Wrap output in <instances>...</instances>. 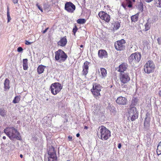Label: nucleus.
I'll return each instance as SVG.
<instances>
[{"instance_id":"obj_21","label":"nucleus","mask_w":161,"mask_h":161,"mask_svg":"<svg viewBox=\"0 0 161 161\" xmlns=\"http://www.w3.org/2000/svg\"><path fill=\"white\" fill-rule=\"evenodd\" d=\"M100 72L101 74L100 76L101 78H103L105 77L107 75L106 70L104 68H101L100 69Z\"/></svg>"},{"instance_id":"obj_28","label":"nucleus","mask_w":161,"mask_h":161,"mask_svg":"<svg viewBox=\"0 0 161 161\" xmlns=\"http://www.w3.org/2000/svg\"><path fill=\"white\" fill-rule=\"evenodd\" d=\"M154 4L157 7L161 8V0H155Z\"/></svg>"},{"instance_id":"obj_15","label":"nucleus","mask_w":161,"mask_h":161,"mask_svg":"<svg viewBox=\"0 0 161 161\" xmlns=\"http://www.w3.org/2000/svg\"><path fill=\"white\" fill-rule=\"evenodd\" d=\"M128 67L127 64H121L119 66L118 68H117L116 69L118 71L120 72V73L125 72L124 71L126 70Z\"/></svg>"},{"instance_id":"obj_44","label":"nucleus","mask_w":161,"mask_h":161,"mask_svg":"<svg viewBox=\"0 0 161 161\" xmlns=\"http://www.w3.org/2000/svg\"><path fill=\"white\" fill-rule=\"evenodd\" d=\"M7 16H10L9 13V10H8V8H7Z\"/></svg>"},{"instance_id":"obj_30","label":"nucleus","mask_w":161,"mask_h":161,"mask_svg":"<svg viewBox=\"0 0 161 161\" xmlns=\"http://www.w3.org/2000/svg\"><path fill=\"white\" fill-rule=\"evenodd\" d=\"M145 28L144 29V30L145 31H147L150 29L151 27V24L150 23L147 22L145 24Z\"/></svg>"},{"instance_id":"obj_42","label":"nucleus","mask_w":161,"mask_h":161,"mask_svg":"<svg viewBox=\"0 0 161 161\" xmlns=\"http://www.w3.org/2000/svg\"><path fill=\"white\" fill-rule=\"evenodd\" d=\"M32 43V42H30L27 40L25 41V43L26 45H29L31 44Z\"/></svg>"},{"instance_id":"obj_6","label":"nucleus","mask_w":161,"mask_h":161,"mask_svg":"<svg viewBox=\"0 0 161 161\" xmlns=\"http://www.w3.org/2000/svg\"><path fill=\"white\" fill-rule=\"evenodd\" d=\"M62 88L61 84L56 82L51 85L50 86L51 91L53 94L55 95L60 91Z\"/></svg>"},{"instance_id":"obj_9","label":"nucleus","mask_w":161,"mask_h":161,"mask_svg":"<svg viewBox=\"0 0 161 161\" xmlns=\"http://www.w3.org/2000/svg\"><path fill=\"white\" fill-rule=\"evenodd\" d=\"M125 41L122 39L115 42L114 44L115 47L117 51H121L125 48Z\"/></svg>"},{"instance_id":"obj_39","label":"nucleus","mask_w":161,"mask_h":161,"mask_svg":"<svg viewBox=\"0 0 161 161\" xmlns=\"http://www.w3.org/2000/svg\"><path fill=\"white\" fill-rule=\"evenodd\" d=\"M23 50V49L21 47H19L17 48V51L19 52H20Z\"/></svg>"},{"instance_id":"obj_14","label":"nucleus","mask_w":161,"mask_h":161,"mask_svg":"<svg viewBox=\"0 0 161 161\" xmlns=\"http://www.w3.org/2000/svg\"><path fill=\"white\" fill-rule=\"evenodd\" d=\"M116 102L119 105H124L126 104L127 100L126 98L120 96L117 98Z\"/></svg>"},{"instance_id":"obj_52","label":"nucleus","mask_w":161,"mask_h":161,"mask_svg":"<svg viewBox=\"0 0 161 161\" xmlns=\"http://www.w3.org/2000/svg\"><path fill=\"white\" fill-rule=\"evenodd\" d=\"M3 139H5L6 138V137L5 136H3Z\"/></svg>"},{"instance_id":"obj_43","label":"nucleus","mask_w":161,"mask_h":161,"mask_svg":"<svg viewBox=\"0 0 161 161\" xmlns=\"http://www.w3.org/2000/svg\"><path fill=\"white\" fill-rule=\"evenodd\" d=\"M7 18H8V22H9L10 20L11 19V18H10V15L9 16H8Z\"/></svg>"},{"instance_id":"obj_3","label":"nucleus","mask_w":161,"mask_h":161,"mask_svg":"<svg viewBox=\"0 0 161 161\" xmlns=\"http://www.w3.org/2000/svg\"><path fill=\"white\" fill-rule=\"evenodd\" d=\"M55 60L59 63L64 62L68 56L61 49H59L55 52Z\"/></svg>"},{"instance_id":"obj_18","label":"nucleus","mask_w":161,"mask_h":161,"mask_svg":"<svg viewBox=\"0 0 161 161\" xmlns=\"http://www.w3.org/2000/svg\"><path fill=\"white\" fill-rule=\"evenodd\" d=\"M67 43V40L66 36L61 38L60 40L58 42V46L64 47L65 46Z\"/></svg>"},{"instance_id":"obj_12","label":"nucleus","mask_w":161,"mask_h":161,"mask_svg":"<svg viewBox=\"0 0 161 161\" xmlns=\"http://www.w3.org/2000/svg\"><path fill=\"white\" fill-rule=\"evenodd\" d=\"M150 114L148 113H147L146 114L144 123V128L145 129H147L149 128L150 127Z\"/></svg>"},{"instance_id":"obj_53","label":"nucleus","mask_w":161,"mask_h":161,"mask_svg":"<svg viewBox=\"0 0 161 161\" xmlns=\"http://www.w3.org/2000/svg\"><path fill=\"white\" fill-rule=\"evenodd\" d=\"M20 158H23V156L22 154H20Z\"/></svg>"},{"instance_id":"obj_35","label":"nucleus","mask_w":161,"mask_h":161,"mask_svg":"<svg viewBox=\"0 0 161 161\" xmlns=\"http://www.w3.org/2000/svg\"><path fill=\"white\" fill-rule=\"evenodd\" d=\"M143 4L142 2H141L139 3V9L142 11L143 10Z\"/></svg>"},{"instance_id":"obj_36","label":"nucleus","mask_w":161,"mask_h":161,"mask_svg":"<svg viewBox=\"0 0 161 161\" xmlns=\"http://www.w3.org/2000/svg\"><path fill=\"white\" fill-rule=\"evenodd\" d=\"M78 30V29L77 27V26L76 25H75L74 26V27L73 28V32L74 34V35H75V33L77 31V30Z\"/></svg>"},{"instance_id":"obj_31","label":"nucleus","mask_w":161,"mask_h":161,"mask_svg":"<svg viewBox=\"0 0 161 161\" xmlns=\"http://www.w3.org/2000/svg\"><path fill=\"white\" fill-rule=\"evenodd\" d=\"M138 102V99L136 98H133L131 101V105L133 106L136 105Z\"/></svg>"},{"instance_id":"obj_37","label":"nucleus","mask_w":161,"mask_h":161,"mask_svg":"<svg viewBox=\"0 0 161 161\" xmlns=\"http://www.w3.org/2000/svg\"><path fill=\"white\" fill-rule=\"evenodd\" d=\"M48 161H57V158H48Z\"/></svg>"},{"instance_id":"obj_55","label":"nucleus","mask_w":161,"mask_h":161,"mask_svg":"<svg viewBox=\"0 0 161 161\" xmlns=\"http://www.w3.org/2000/svg\"><path fill=\"white\" fill-rule=\"evenodd\" d=\"M80 47H83V45H81Z\"/></svg>"},{"instance_id":"obj_40","label":"nucleus","mask_w":161,"mask_h":161,"mask_svg":"<svg viewBox=\"0 0 161 161\" xmlns=\"http://www.w3.org/2000/svg\"><path fill=\"white\" fill-rule=\"evenodd\" d=\"M159 45H161V38L158 37L157 39Z\"/></svg>"},{"instance_id":"obj_41","label":"nucleus","mask_w":161,"mask_h":161,"mask_svg":"<svg viewBox=\"0 0 161 161\" xmlns=\"http://www.w3.org/2000/svg\"><path fill=\"white\" fill-rule=\"evenodd\" d=\"M121 86L122 88L125 89V90L127 88V85H124V84H123V85L122 84Z\"/></svg>"},{"instance_id":"obj_45","label":"nucleus","mask_w":161,"mask_h":161,"mask_svg":"<svg viewBox=\"0 0 161 161\" xmlns=\"http://www.w3.org/2000/svg\"><path fill=\"white\" fill-rule=\"evenodd\" d=\"M68 139L69 141H71L72 139V137L71 136H68Z\"/></svg>"},{"instance_id":"obj_2","label":"nucleus","mask_w":161,"mask_h":161,"mask_svg":"<svg viewBox=\"0 0 161 161\" xmlns=\"http://www.w3.org/2000/svg\"><path fill=\"white\" fill-rule=\"evenodd\" d=\"M99 132L98 133V136H100V139L105 140H107L110 136V131L103 126L100 127Z\"/></svg>"},{"instance_id":"obj_57","label":"nucleus","mask_w":161,"mask_h":161,"mask_svg":"<svg viewBox=\"0 0 161 161\" xmlns=\"http://www.w3.org/2000/svg\"><path fill=\"white\" fill-rule=\"evenodd\" d=\"M133 1L134 2H135V0H133Z\"/></svg>"},{"instance_id":"obj_1","label":"nucleus","mask_w":161,"mask_h":161,"mask_svg":"<svg viewBox=\"0 0 161 161\" xmlns=\"http://www.w3.org/2000/svg\"><path fill=\"white\" fill-rule=\"evenodd\" d=\"M4 132L10 139L15 138L20 140L21 139L19 133L14 127L7 128L4 130Z\"/></svg>"},{"instance_id":"obj_54","label":"nucleus","mask_w":161,"mask_h":161,"mask_svg":"<svg viewBox=\"0 0 161 161\" xmlns=\"http://www.w3.org/2000/svg\"><path fill=\"white\" fill-rule=\"evenodd\" d=\"M88 128V127L87 126H85V129H87Z\"/></svg>"},{"instance_id":"obj_49","label":"nucleus","mask_w":161,"mask_h":161,"mask_svg":"<svg viewBox=\"0 0 161 161\" xmlns=\"http://www.w3.org/2000/svg\"><path fill=\"white\" fill-rule=\"evenodd\" d=\"M153 0H146V2L147 3H150Z\"/></svg>"},{"instance_id":"obj_33","label":"nucleus","mask_w":161,"mask_h":161,"mask_svg":"<svg viewBox=\"0 0 161 161\" xmlns=\"http://www.w3.org/2000/svg\"><path fill=\"white\" fill-rule=\"evenodd\" d=\"M77 23L79 24H83L85 23L86 22V20L84 19H78L77 21Z\"/></svg>"},{"instance_id":"obj_29","label":"nucleus","mask_w":161,"mask_h":161,"mask_svg":"<svg viewBox=\"0 0 161 161\" xmlns=\"http://www.w3.org/2000/svg\"><path fill=\"white\" fill-rule=\"evenodd\" d=\"M92 89H97L98 91H101V86L100 85L96 84L95 86H93Z\"/></svg>"},{"instance_id":"obj_24","label":"nucleus","mask_w":161,"mask_h":161,"mask_svg":"<svg viewBox=\"0 0 161 161\" xmlns=\"http://www.w3.org/2000/svg\"><path fill=\"white\" fill-rule=\"evenodd\" d=\"M139 15V13H137L136 14L131 16V18L132 21L135 22L137 21L138 19Z\"/></svg>"},{"instance_id":"obj_38","label":"nucleus","mask_w":161,"mask_h":161,"mask_svg":"<svg viewBox=\"0 0 161 161\" xmlns=\"http://www.w3.org/2000/svg\"><path fill=\"white\" fill-rule=\"evenodd\" d=\"M36 6L38 8L41 10V11L42 12H43V10L42 8V7H41L40 5H39L38 4H36Z\"/></svg>"},{"instance_id":"obj_4","label":"nucleus","mask_w":161,"mask_h":161,"mask_svg":"<svg viewBox=\"0 0 161 161\" xmlns=\"http://www.w3.org/2000/svg\"><path fill=\"white\" fill-rule=\"evenodd\" d=\"M141 55L140 53H135L132 54L129 57L128 60L131 64L139 62L141 60Z\"/></svg>"},{"instance_id":"obj_58","label":"nucleus","mask_w":161,"mask_h":161,"mask_svg":"<svg viewBox=\"0 0 161 161\" xmlns=\"http://www.w3.org/2000/svg\"><path fill=\"white\" fill-rule=\"evenodd\" d=\"M67 161H70V160H67Z\"/></svg>"},{"instance_id":"obj_11","label":"nucleus","mask_w":161,"mask_h":161,"mask_svg":"<svg viewBox=\"0 0 161 161\" xmlns=\"http://www.w3.org/2000/svg\"><path fill=\"white\" fill-rule=\"evenodd\" d=\"M98 15L101 19L104 20L107 22H108L110 20V15L103 11L100 12Z\"/></svg>"},{"instance_id":"obj_51","label":"nucleus","mask_w":161,"mask_h":161,"mask_svg":"<svg viewBox=\"0 0 161 161\" xmlns=\"http://www.w3.org/2000/svg\"><path fill=\"white\" fill-rule=\"evenodd\" d=\"M80 136V134H79V133H77V134H76V136H77V137H79Z\"/></svg>"},{"instance_id":"obj_46","label":"nucleus","mask_w":161,"mask_h":161,"mask_svg":"<svg viewBox=\"0 0 161 161\" xmlns=\"http://www.w3.org/2000/svg\"><path fill=\"white\" fill-rule=\"evenodd\" d=\"M48 29V28H46L44 31H43V33H45L47 31V30Z\"/></svg>"},{"instance_id":"obj_22","label":"nucleus","mask_w":161,"mask_h":161,"mask_svg":"<svg viewBox=\"0 0 161 161\" xmlns=\"http://www.w3.org/2000/svg\"><path fill=\"white\" fill-rule=\"evenodd\" d=\"M23 69L25 70H27L28 68V59L26 58L23 60Z\"/></svg>"},{"instance_id":"obj_50","label":"nucleus","mask_w":161,"mask_h":161,"mask_svg":"<svg viewBox=\"0 0 161 161\" xmlns=\"http://www.w3.org/2000/svg\"><path fill=\"white\" fill-rule=\"evenodd\" d=\"M159 95L160 97H161V90L159 92Z\"/></svg>"},{"instance_id":"obj_7","label":"nucleus","mask_w":161,"mask_h":161,"mask_svg":"<svg viewBox=\"0 0 161 161\" xmlns=\"http://www.w3.org/2000/svg\"><path fill=\"white\" fill-rule=\"evenodd\" d=\"M129 117L130 118L131 121H133L137 119L138 117V113L137 109L135 107L130 108L128 112Z\"/></svg>"},{"instance_id":"obj_17","label":"nucleus","mask_w":161,"mask_h":161,"mask_svg":"<svg viewBox=\"0 0 161 161\" xmlns=\"http://www.w3.org/2000/svg\"><path fill=\"white\" fill-rule=\"evenodd\" d=\"M49 157L48 158H57L55 151L53 147H52L48 153Z\"/></svg>"},{"instance_id":"obj_19","label":"nucleus","mask_w":161,"mask_h":161,"mask_svg":"<svg viewBox=\"0 0 161 161\" xmlns=\"http://www.w3.org/2000/svg\"><path fill=\"white\" fill-rule=\"evenodd\" d=\"M91 91L94 96L97 99H98L99 98V96H100V92L101 91H98L97 89H92L91 90Z\"/></svg>"},{"instance_id":"obj_13","label":"nucleus","mask_w":161,"mask_h":161,"mask_svg":"<svg viewBox=\"0 0 161 161\" xmlns=\"http://www.w3.org/2000/svg\"><path fill=\"white\" fill-rule=\"evenodd\" d=\"M90 62L86 61L84 63V64L82 66L83 70L82 71V74L84 75L85 76L87 74L88 72V70L89 69V66L90 64Z\"/></svg>"},{"instance_id":"obj_27","label":"nucleus","mask_w":161,"mask_h":161,"mask_svg":"<svg viewBox=\"0 0 161 161\" xmlns=\"http://www.w3.org/2000/svg\"><path fill=\"white\" fill-rule=\"evenodd\" d=\"M120 26V24L118 21L115 22L114 24V29L117 30Z\"/></svg>"},{"instance_id":"obj_47","label":"nucleus","mask_w":161,"mask_h":161,"mask_svg":"<svg viewBox=\"0 0 161 161\" xmlns=\"http://www.w3.org/2000/svg\"><path fill=\"white\" fill-rule=\"evenodd\" d=\"M13 1L14 3H18V0H13Z\"/></svg>"},{"instance_id":"obj_48","label":"nucleus","mask_w":161,"mask_h":161,"mask_svg":"<svg viewBox=\"0 0 161 161\" xmlns=\"http://www.w3.org/2000/svg\"><path fill=\"white\" fill-rule=\"evenodd\" d=\"M121 144L120 143L119 144L118 146V148H119V149L121 147Z\"/></svg>"},{"instance_id":"obj_34","label":"nucleus","mask_w":161,"mask_h":161,"mask_svg":"<svg viewBox=\"0 0 161 161\" xmlns=\"http://www.w3.org/2000/svg\"><path fill=\"white\" fill-rule=\"evenodd\" d=\"M20 100V98L18 96L15 97L13 100V103H18Z\"/></svg>"},{"instance_id":"obj_23","label":"nucleus","mask_w":161,"mask_h":161,"mask_svg":"<svg viewBox=\"0 0 161 161\" xmlns=\"http://www.w3.org/2000/svg\"><path fill=\"white\" fill-rule=\"evenodd\" d=\"M45 67L44 66L42 65H39L38 67L37 71L39 74H41L43 72Z\"/></svg>"},{"instance_id":"obj_5","label":"nucleus","mask_w":161,"mask_h":161,"mask_svg":"<svg viewBox=\"0 0 161 161\" xmlns=\"http://www.w3.org/2000/svg\"><path fill=\"white\" fill-rule=\"evenodd\" d=\"M155 68V65L153 61L149 60L145 64L144 70L145 73L148 74L153 72Z\"/></svg>"},{"instance_id":"obj_56","label":"nucleus","mask_w":161,"mask_h":161,"mask_svg":"<svg viewBox=\"0 0 161 161\" xmlns=\"http://www.w3.org/2000/svg\"><path fill=\"white\" fill-rule=\"evenodd\" d=\"M109 161H114V160H110Z\"/></svg>"},{"instance_id":"obj_10","label":"nucleus","mask_w":161,"mask_h":161,"mask_svg":"<svg viewBox=\"0 0 161 161\" xmlns=\"http://www.w3.org/2000/svg\"><path fill=\"white\" fill-rule=\"evenodd\" d=\"M64 8L66 11L70 13H73L75 9V6L70 2L66 3Z\"/></svg>"},{"instance_id":"obj_26","label":"nucleus","mask_w":161,"mask_h":161,"mask_svg":"<svg viewBox=\"0 0 161 161\" xmlns=\"http://www.w3.org/2000/svg\"><path fill=\"white\" fill-rule=\"evenodd\" d=\"M156 152L158 155H161V142L159 143L157 147Z\"/></svg>"},{"instance_id":"obj_8","label":"nucleus","mask_w":161,"mask_h":161,"mask_svg":"<svg viewBox=\"0 0 161 161\" xmlns=\"http://www.w3.org/2000/svg\"><path fill=\"white\" fill-rule=\"evenodd\" d=\"M119 77L120 81L123 84L127 83L130 80L129 73L127 72L120 73Z\"/></svg>"},{"instance_id":"obj_16","label":"nucleus","mask_w":161,"mask_h":161,"mask_svg":"<svg viewBox=\"0 0 161 161\" xmlns=\"http://www.w3.org/2000/svg\"><path fill=\"white\" fill-rule=\"evenodd\" d=\"M98 55L99 57L101 58L107 57L108 54L107 52L104 50H100L98 51Z\"/></svg>"},{"instance_id":"obj_20","label":"nucleus","mask_w":161,"mask_h":161,"mask_svg":"<svg viewBox=\"0 0 161 161\" xmlns=\"http://www.w3.org/2000/svg\"><path fill=\"white\" fill-rule=\"evenodd\" d=\"M122 5L125 8H126L127 5L130 8L132 7V2L130 0H125V2L122 3Z\"/></svg>"},{"instance_id":"obj_32","label":"nucleus","mask_w":161,"mask_h":161,"mask_svg":"<svg viewBox=\"0 0 161 161\" xmlns=\"http://www.w3.org/2000/svg\"><path fill=\"white\" fill-rule=\"evenodd\" d=\"M7 111L3 109H0V115L2 116H5Z\"/></svg>"},{"instance_id":"obj_25","label":"nucleus","mask_w":161,"mask_h":161,"mask_svg":"<svg viewBox=\"0 0 161 161\" xmlns=\"http://www.w3.org/2000/svg\"><path fill=\"white\" fill-rule=\"evenodd\" d=\"M9 80L8 79H6L4 82V88L6 89H9Z\"/></svg>"}]
</instances>
